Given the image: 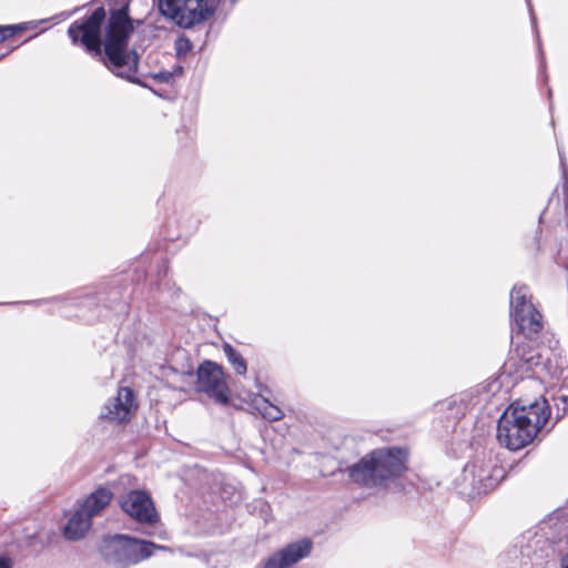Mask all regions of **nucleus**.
<instances>
[{
	"label": "nucleus",
	"instance_id": "nucleus-24",
	"mask_svg": "<svg viewBox=\"0 0 568 568\" xmlns=\"http://www.w3.org/2000/svg\"><path fill=\"white\" fill-rule=\"evenodd\" d=\"M556 400H558V402H561V403H562V405H564V412H565V410L567 409V407H568V397H567V396H565V395H560V396H558V397L556 398Z\"/></svg>",
	"mask_w": 568,
	"mask_h": 568
},
{
	"label": "nucleus",
	"instance_id": "nucleus-26",
	"mask_svg": "<svg viewBox=\"0 0 568 568\" xmlns=\"http://www.w3.org/2000/svg\"><path fill=\"white\" fill-rule=\"evenodd\" d=\"M561 568H568V555L561 558Z\"/></svg>",
	"mask_w": 568,
	"mask_h": 568
},
{
	"label": "nucleus",
	"instance_id": "nucleus-4",
	"mask_svg": "<svg viewBox=\"0 0 568 568\" xmlns=\"http://www.w3.org/2000/svg\"><path fill=\"white\" fill-rule=\"evenodd\" d=\"M155 549H166V547L120 534L106 536L100 544L101 556L113 568H129L136 565L149 558Z\"/></svg>",
	"mask_w": 568,
	"mask_h": 568
},
{
	"label": "nucleus",
	"instance_id": "nucleus-3",
	"mask_svg": "<svg viewBox=\"0 0 568 568\" xmlns=\"http://www.w3.org/2000/svg\"><path fill=\"white\" fill-rule=\"evenodd\" d=\"M407 452L402 448H381L364 456L347 468L349 478L364 487L382 486L406 470Z\"/></svg>",
	"mask_w": 568,
	"mask_h": 568
},
{
	"label": "nucleus",
	"instance_id": "nucleus-17",
	"mask_svg": "<svg viewBox=\"0 0 568 568\" xmlns=\"http://www.w3.org/2000/svg\"><path fill=\"white\" fill-rule=\"evenodd\" d=\"M252 403L254 408L262 415V417L270 422L280 420L284 416L280 407L272 404L267 398L261 395L255 396Z\"/></svg>",
	"mask_w": 568,
	"mask_h": 568
},
{
	"label": "nucleus",
	"instance_id": "nucleus-10",
	"mask_svg": "<svg viewBox=\"0 0 568 568\" xmlns=\"http://www.w3.org/2000/svg\"><path fill=\"white\" fill-rule=\"evenodd\" d=\"M197 387L217 403H229V388L222 367L213 362H204L197 369Z\"/></svg>",
	"mask_w": 568,
	"mask_h": 568
},
{
	"label": "nucleus",
	"instance_id": "nucleus-19",
	"mask_svg": "<svg viewBox=\"0 0 568 568\" xmlns=\"http://www.w3.org/2000/svg\"><path fill=\"white\" fill-rule=\"evenodd\" d=\"M17 27L7 26L0 27V42L13 37L16 34Z\"/></svg>",
	"mask_w": 568,
	"mask_h": 568
},
{
	"label": "nucleus",
	"instance_id": "nucleus-7",
	"mask_svg": "<svg viewBox=\"0 0 568 568\" xmlns=\"http://www.w3.org/2000/svg\"><path fill=\"white\" fill-rule=\"evenodd\" d=\"M505 468L497 459L489 456H477L463 470V480L470 486V494L481 495L494 489L505 477Z\"/></svg>",
	"mask_w": 568,
	"mask_h": 568
},
{
	"label": "nucleus",
	"instance_id": "nucleus-23",
	"mask_svg": "<svg viewBox=\"0 0 568 568\" xmlns=\"http://www.w3.org/2000/svg\"><path fill=\"white\" fill-rule=\"evenodd\" d=\"M557 526H558V523H555V524H552V523H551V528H552L551 532H552V534H551V535H549L550 540H552V539L555 540V544H554V547H555V548H556V544H557V542H560V539H556V537H555V531L557 530Z\"/></svg>",
	"mask_w": 568,
	"mask_h": 568
},
{
	"label": "nucleus",
	"instance_id": "nucleus-27",
	"mask_svg": "<svg viewBox=\"0 0 568 568\" xmlns=\"http://www.w3.org/2000/svg\"><path fill=\"white\" fill-rule=\"evenodd\" d=\"M527 4H528L529 10H530V14H531L532 23H535V22H536V18H535V16H534V13H532V9H531L530 0H527Z\"/></svg>",
	"mask_w": 568,
	"mask_h": 568
},
{
	"label": "nucleus",
	"instance_id": "nucleus-28",
	"mask_svg": "<svg viewBox=\"0 0 568 568\" xmlns=\"http://www.w3.org/2000/svg\"><path fill=\"white\" fill-rule=\"evenodd\" d=\"M456 404H457V400H456V399L449 400V402H448V406H447V407H448L449 409H452V406H453V405H456Z\"/></svg>",
	"mask_w": 568,
	"mask_h": 568
},
{
	"label": "nucleus",
	"instance_id": "nucleus-20",
	"mask_svg": "<svg viewBox=\"0 0 568 568\" xmlns=\"http://www.w3.org/2000/svg\"><path fill=\"white\" fill-rule=\"evenodd\" d=\"M154 79L159 80L160 82H170L172 79V73L170 72H159L154 74Z\"/></svg>",
	"mask_w": 568,
	"mask_h": 568
},
{
	"label": "nucleus",
	"instance_id": "nucleus-2",
	"mask_svg": "<svg viewBox=\"0 0 568 568\" xmlns=\"http://www.w3.org/2000/svg\"><path fill=\"white\" fill-rule=\"evenodd\" d=\"M132 32L129 7L112 10L105 28L103 47L106 60L103 63L113 73L125 79H130L138 64L136 54L128 53V40Z\"/></svg>",
	"mask_w": 568,
	"mask_h": 568
},
{
	"label": "nucleus",
	"instance_id": "nucleus-8",
	"mask_svg": "<svg viewBox=\"0 0 568 568\" xmlns=\"http://www.w3.org/2000/svg\"><path fill=\"white\" fill-rule=\"evenodd\" d=\"M510 317L518 333L535 338L542 328V316L530 301L528 288L514 286L510 293Z\"/></svg>",
	"mask_w": 568,
	"mask_h": 568
},
{
	"label": "nucleus",
	"instance_id": "nucleus-1",
	"mask_svg": "<svg viewBox=\"0 0 568 568\" xmlns=\"http://www.w3.org/2000/svg\"><path fill=\"white\" fill-rule=\"evenodd\" d=\"M550 414L546 399L535 400L528 405L511 404L498 420V443L510 450L528 446L547 424Z\"/></svg>",
	"mask_w": 568,
	"mask_h": 568
},
{
	"label": "nucleus",
	"instance_id": "nucleus-21",
	"mask_svg": "<svg viewBox=\"0 0 568 568\" xmlns=\"http://www.w3.org/2000/svg\"><path fill=\"white\" fill-rule=\"evenodd\" d=\"M0 568H12V560L8 557H0Z\"/></svg>",
	"mask_w": 568,
	"mask_h": 568
},
{
	"label": "nucleus",
	"instance_id": "nucleus-12",
	"mask_svg": "<svg viewBox=\"0 0 568 568\" xmlns=\"http://www.w3.org/2000/svg\"><path fill=\"white\" fill-rule=\"evenodd\" d=\"M311 549L312 542L308 539L292 542L270 556L263 568H287L308 556Z\"/></svg>",
	"mask_w": 568,
	"mask_h": 568
},
{
	"label": "nucleus",
	"instance_id": "nucleus-14",
	"mask_svg": "<svg viewBox=\"0 0 568 568\" xmlns=\"http://www.w3.org/2000/svg\"><path fill=\"white\" fill-rule=\"evenodd\" d=\"M113 493L104 487H100L91 493L79 508L91 519L98 516L112 500Z\"/></svg>",
	"mask_w": 568,
	"mask_h": 568
},
{
	"label": "nucleus",
	"instance_id": "nucleus-15",
	"mask_svg": "<svg viewBox=\"0 0 568 568\" xmlns=\"http://www.w3.org/2000/svg\"><path fill=\"white\" fill-rule=\"evenodd\" d=\"M91 518L80 509L75 510L64 527V537L69 540H79L84 537L91 527Z\"/></svg>",
	"mask_w": 568,
	"mask_h": 568
},
{
	"label": "nucleus",
	"instance_id": "nucleus-25",
	"mask_svg": "<svg viewBox=\"0 0 568 568\" xmlns=\"http://www.w3.org/2000/svg\"><path fill=\"white\" fill-rule=\"evenodd\" d=\"M559 158H560L561 168H562V170L565 172L566 171V162H565L564 153L560 150H559Z\"/></svg>",
	"mask_w": 568,
	"mask_h": 568
},
{
	"label": "nucleus",
	"instance_id": "nucleus-6",
	"mask_svg": "<svg viewBox=\"0 0 568 568\" xmlns=\"http://www.w3.org/2000/svg\"><path fill=\"white\" fill-rule=\"evenodd\" d=\"M219 0H159L160 12L182 28H191L213 16Z\"/></svg>",
	"mask_w": 568,
	"mask_h": 568
},
{
	"label": "nucleus",
	"instance_id": "nucleus-16",
	"mask_svg": "<svg viewBox=\"0 0 568 568\" xmlns=\"http://www.w3.org/2000/svg\"><path fill=\"white\" fill-rule=\"evenodd\" d=\"M514 356L518 358V367L531 369L540 364V354L528 344L518 345L514 349Z\"/></svg>",
	"mask_w": 568,
	"mask_h": 568
},
{
	"label": "nucleus",
	"instance_id": "nucleus-9",
	"mask_svg": "<svg viewBox=\"0 0 568 568\" xmlns=\"http://www.w3.org/2000/svg\"><path fill=\"white\" fill-rule=\"evenodd\" d=\"M106 18L103 7L97 8L90 17L70 24L68 34L73 44L80 43L84 49L101 60V28Z\"/></svg>",
	"mask_w": 568,
	"mask_h": 568
},
{
	"label": "nucleus",
	"instance_id": "nucleus-18",
	"mask_svg": "<svg viewBox=\"0 0 568 568\" xmlns=\"http://www.w3.org/2000/svg\"><path fill=\"white\" fill-rule=\"evenodd\" d=\"M224 354L227 361L231 363L233 368L239 375H245L247 372V365L244 357L234 349L230 344L223 346Z\"/></svg>",
	"mask_w": 568,
	"mask_h": 568
},
{
	"label": "nucleus",
	"instance_id": "nucleus-11",
	"mask_svg": "<svg viewBox=\"0 0 568 568\" xmlns=\"http://www.w3.org/2000/svg\"><path fill=\"white\" fill-rule=\"evenodd\" d=\"M122 510L141 524H154L159 516L150 495L144 490H131L120 497Z\"/></svg>",
	"mask_w": 568,
	"mask_h": 568
},
{
	"label": "nucleus",
	"instance_id": "nucleus-13",
	"mask_svg": "<svg viewBox=\"0 0 568 568\" xmlns=\"http://www.w3.org/2000/svg\"><path fill=\"white\" fill-rule=\"evenodd\" d=\"M135 408L136 404L132 389L121 387L118 396L105 405L101 417L116 423L128 422Z\"/></svg>",
	"mask_w": 568,
	"mask_h": 568
},
{
	"label": "nucleus",
	"instance_id": "nucleus-5",
	"mask_svg": "<svg viewBox=\"0 0 568 568\" xmlns=\"http://www.w3.org/2000/svg\"><path fill=\"white\" fill-rule=\"evenodd\" d=\"M551 519L542 521L535 530H528L521 537L520 555L523 568H545L555 555V540H550Z\"/></svg>",
	"mask_w": 568,
	"mask_h": 568
},
{
	"label": "nucleus",
	"instance_id": "nucleus-22",
	"mask_svg": "<svg viewBox=\"0 0 568 568\" xmlns=\"http://www.w3.org/2000/svg\"><path fill=\"white\" fill-rule=\"evenodd\" d=\"M466 409H467V404H466L464 397H460V399H459V408L456 412V414H464Z\"/></svg>",
	"mask_w": 568,
	"mask_h": 568
}]
</instances>
